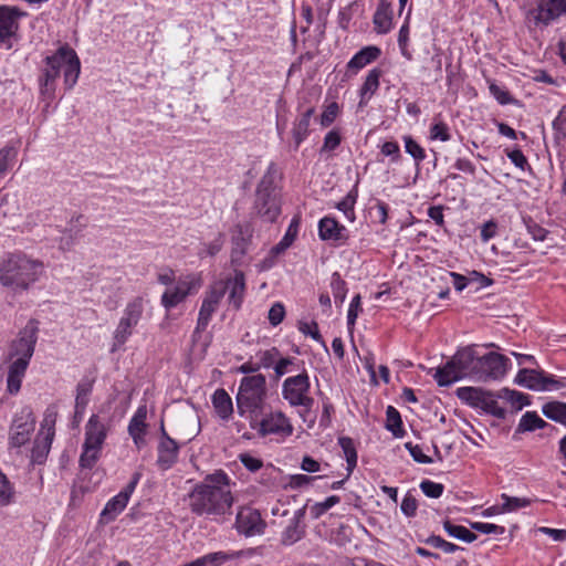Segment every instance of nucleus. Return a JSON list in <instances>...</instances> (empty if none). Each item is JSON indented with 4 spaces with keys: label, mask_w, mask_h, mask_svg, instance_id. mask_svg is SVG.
<instances>
[{
    "label": "nucleus",
    "mask_w": 566,
    "mask_h": 566,
    "mask_svg": "<svg viewBox=\"0 0 566 566\" xmlns=\"http://www.w3.org/2000/svg\"><path fill=\"white\" fill-rule=\"evenodd\" d=\"M470 527L476 532L482 534H495L503 535L505 533V527L492 523H483V522H471Z\"/></svg>",
    "instance_id": "obj_60"
},
{
    "label": "nucleus",
    "mask_w": 566,
    "mask_h": 566,
    "mask_svg": "<svg viewBox=\"0 0 566 566\" xmlns=\"http://www.w3.org/2000/svg\"><path fill=\"white\" fill-rule=\"evenodd\" d=\"M180 447L175 439L159 441L157 446V465L161 470L171 469L178 461Z\"/></svg>",
    "instance_id": "obj_25"
},
{
    "label": "nucleus",
    "mask_w": 566,
    "mask_h": 566,
    "mask_svg": "<svg viewBox=\"0 0 566 566\" xmlns=\"http://www.w3.org/2000/svg\"><path fill=\"white\" fill-rule=\"evenodd\" d=\"M233 496L230 478L223 470L207 474L189 493V506L196 515H224L230 513Z\"/></svg>",
    "instance_id": "obj_1"
},
{
    "label": "nucleus",
    "mask_w": 566,
    "mask_h": 566,
    "mask_svg": "<svg viewBox=\"0 0 566 566\" xmlns=\"http://www.w3.org/2000/svg\"><path fill=\"white\" fill-rule=\"evenodd\" d=\"M306 514V506L295 511L293 517L290 520L289 525L282 533L281 543L290 546L303 538L305 534V526L302 524Z\"/></svg>",
    "instance_id": "obj_24"
},
{
    "label": "nucleus",
    "mask_w": 566,
    "mask_h": 566,
    "mask_svg": "<svg viewBox=\"0 0 566 566\" xmlns=\"http://www.w3.org/2000/svg\"><path fill=\"white\" fill-rule=\"evenodd\" d=\"M501 499L503 500L502 510L504 513L513 512V511H516V510L523 509V507H527L532 503V501L527 497L509 496L505 493H503L501 495Z\"/></svg>",
    "instance_id": "obj_50"
},
{
    "label": "nucleus",
    "mask_w": 566,
    "mask_h": 566,
    "mask_svg": "<svg viewBox=\"0 0 566 566\" xmlns=\"http://www.w3.org/2000/svg\"><path fill=\"white\" fill-rule=\"evenodd\" d=\"M510 367V358L500 353L489 352L479 355L476 380H500L504 378Z\"/></svg>",
    "instance_id": "obj_13"
},
{
    "label": "nucleus",
    "mask_w": 566,
    "mask_h": 566,
    "mask_svg": "<svg viewBox=\"0 0 566 566\" xmlns=\"http://www.w3.org/2000/svg\"><path fill=\"white\" fill-rule=\"evenodd\" d=\"M244 556L243 551H234V552H213L200 556L197 559L198 566H221L224 563L233 559H238Z\"/></svg>",
    "instance_id": "obj_31"
},
{
    "label": "nucleus",
    "mask_w": 566,
    "mask_h": 566,
    "mask_svg": "<svg viewBox=\"0 0 566 566\" xmlns=\"http://www.w3.org/2000/svg\"><path fill=\"white\" fill-rule=\"evenodd\" d=\"M478 363L475 346L462 347L442 367L436 369L433 378L440 387H448L465 377L476 380Z\"/></svg>",
    "instance_id": "obj_5"
},
{
    "label": "nucleus",
    "mask_w": 566,
    "mask_h": 566,
    "mask_svg": "<svg viewBox=\"0 0 566 566\" xmlns=\"http://www.w3.org/2000/svg\"><path fill=\"white\" fill-rule=\"evenodd\" d=\"M405 144V151L411 156L415 161L417 171L420 169V164L426 159V149L410 135L402 136Z\"/></svg>",
    "instance_id": "obj_39"
},
{
    "label": "nucleus",
    "mask_w": 566,
    "mask_h": 566,
    "mask_svg": "<svg viewBox=\"0 0 566 566\" xmlns=\"http://www.w3.org/2000/svg\"><path fill=\"white\" fill-rule=\"evenodd\" d=\"M107 428L97 415H92L85 426V439L80 455V467L91 470L101 457Z\"/></svg>",
    "instance_id": "obj_7"
},
{
    "label": "nucleus",
    "mask_w": 566,
    "mask_h": 566,
    "mask_svg": "<svg viewBox=\"0 0 566 566\" xmlns=\"http://www.w3.org/2000/svg\"><path fill=\"white\" fill-rule=\"evenodd\" d=\"M380 153L384 156L390 157L392 163H398L401 159L400 148L397 142H385L380 147Z\"/></svg>",
    "instance_id": "obj_63"
},
{
    "label": "nucleus",
    "mask_w": 566,
    "mask_h": 566,
    "mask_svg": "<svg viewBox=\"0 0 566 566\" xmlns=\"http://www.w3.org/2000/svg\"><path fill=\"white\" fill-rule=\"evenodd\" d=\"M542 413L549 420L566 428V402L553 400L542 406Z\"/></svg>",
    "instance_id": "obj_35"
},
{
    "label": "nucleus",
    "mask_w": 566,
    "mask_h": 566,
    "mask_svg": "<svg viewBox=\"0 0 566 566\" xmlns=\"http://www.w3.org/2000/svg\"><path fill=\"white\" fill-rule=\"evenodd\" d=\"M234 528L240 535L253 537L264 534L266 522L259 510L251 506H242L237 512Z\"/></svg>",
    "instance_id": "obj_16"
},
{
    "label": "nucleus",
    "mask_w": 566,
    "mask_h": 566,
    "mask_svg": "<svg viewBox=\"0 0 566 566\" xmlns=\"http://www.w3.org/2000/svg\"><path fill=\"white\" fill-rule=\"evenodd\" d=\"M223 244H224V234L219 232L217 238L213 241L203 244L205 248L202 250H200L198 254L200 258H203L205 255L214 256L221 251Z\"/></svg>",
    "instance_id": "obj_54"
},
{
    "label": "nucleus",
    "mask_w": 566,
    "mask_h": 566,
    "mask_svg": "<svg viewBox=\"0 0 566 566\" xmlns=\"http://www.w3.org/2000/svg\"><path fill=\"white\" fill-rule=\"evenodd\" d=\"M442 525L443 530L448 533V535L455 539L465 543H472L478 538V535L473 533L471 530L462 525L453 524L449 518L444 520Z\"/></svg>",
    "instance_id": "obj_37"
},
{
    "label": "nucleus",
    "mask_w": 566,
    "mask_h": 566,
    "mask_svg": "<svg viewBox=\"0 0 566 566\" xmlns=\"http://www.w3.org/2000/svg\"><path fill=\"white\" fill-rule=\"evenodd\" d=\"M340 502V497L338 495H331L325 499L323 502H316L312 506H310V515L313 520H318L322 515H324L329 509Z\"/></svg>",
    "instance_id": "obj_47"
},
{
    "label": "nucleus",
    "mask_w": 566,
    "mask_h": 566,
    "mask_svg": "<svg viewBox=\"0 0 566 566\" xmlns=\"http://www.w3.org/2000/svg\"><path fill=\"white\" fill-rule=\"evenodd\" d=\"M358 198L357 185L336 205V208L342 211L349 221H354L355 216V203Z\"/></svg>",
    "instance_id": "obj_41"
},
{
    "label": "nucleus",
    "mask_w": 566,
    "mask_h": 566,
    "mask_svg": "<svg viewBox=\"0 0 566 566\" xmlns=\"http://www.w3.org/2000/svg\"><path fill=\"white\" fill-rule=\"evenodd\" d=\"M285 317V307L281 302L274 303L269 311V322L272 326H277Z\"/></svg>",
    "instance_id": "obj_64"
},
{
    "label": "nucleus",
    "mask_w": 566,
    "mask_h": 566,
    "mask_svg": "<svg viewBox=\"0 0 566 566\" xmlns=\"http://www.w3.org/2000/svg\"><path fill=\"white\" fill-rule=\"evenodd\" d=\"M223 284L229 289L228 304L234 311L242 307L245 296V275L242 271H235L234 276L223 281Z\"/></svg>",
    "instance_id": "obj_23"
},
{
    "label": "nucleus",
    "mask_w": 566,
    "mask_h": 566,
    "mask_svg": "<svg viewBox=\"0 0 566 566\" xmlns=\"http://www.w3.org/2000/svg\"><path fill=\"white\" fill-rule=\"evenodd\" d=\"M548 428L551 431L556 430V428L545 420H543L536 411H526L516 427L515 433H524V432H533L536 429H545Z\"/></svg>",
    "instance_id": "obj_29"
},
{
    "label": "nucleus",
    "mask_w": 566,
    "mask_h": 566,
    "mask_svg": "<svg viewBox=\"0 0 566 566\" xmlns=\"http://www.w3.org/2000/svg\"><path fill=\"white\" fill-rule=\"evenodd\" d=\"M381 50L376 45H368L359 50L347 63V70L357 73L359 70L376 61Z\"/></svg>",
    "instance_id": "obj_27"
},
{
    "label": "nucleus",
    "mask_w": 566,
    "mask_h": 566,
    "mask_svg": "<svg viewBox=\"0 0 566 566\" xmlns=\"http://www.w3.org/2000/svg\"><path fill=\"white\" fill-rule=\"evenodd\" d=\"M338 444L344 452V457L347 463V478H349V475L357 465L356 446L352 438L345 436L338 438Z\"/></svg>",
    "instance_id": "obj_38"
},
{
    "label": "nucleus",
    "mask_w": 566,
    "mask_h": 566,
    "mask_svg": "<svg viewBox=\"0 0 566 566\" xmlns=\"http://www.w3.org/2000/svg\"><path fill=\"white\" fill-rule=\"evenodd\" d=\"M381 75L382 71L379 67H374L368 72L363 85L359 88V107L366 106L371 96L377 92Z\"/></svg>",
    "instance_id": "obj_28"
},
{
    "label": "nucleus",
    "mask_w": 566,
    "mask_h": 566,
    "mask_svg": "<svg viewBox=\"0 0 566 566\" xmlns=\"http://www.w3.org/2000/svg\"><path fill=\"white\" fill-rule=\"evenodd\" d=\"M522 220L526 227L528 234L533 238V240L544 241L547 238L549 231L543 228L541 224H538L532 217L524 216Z\"/></svg>",
    "instance_id": "obj_49"
},
{
    "label": "nucleus",
    "mask_w": 566,
    "mask_h": 566,
    "mask_svg": "<svg viewBox=\"0 0 566 566\" xmlns=\"http://www.w3.org/2000/svg\"><path fill=\"white\" fill-rule=\"evenodd\" d=\"M541 369L522 368L514 378V382L534 391H544V386L539 385Z\"/></svg>",
    "instance_id": "obj_32"
},
{
    "label": "nucleus",
    "mask_w": 566,
    "mask_h": 566,
    "mask_svg": "<svg viewBox=\"0 0 566 566\" xmlns=\"http://www.w3.org/2000/svg\"><path fill=\"white\" fill-rule=\"evenodd\" d=\"M254 209L263 220L268 222L276 221L281 213L279 192L255 191Z\"/></svg>",
    "instance_id": "obj_20"
},
{
    "label": "nucleus",
    "mask_w": 566,
    "mask_h": 566,
    "mask_svg": "<svg viewBox=\"0 0 566 566\" xmlns=\"http://www.w3.org/2000/svg\"><path fill=\"white\" fill-rule=\"evenodd\" d=\"M505 153L515 167L521 170L531 169L527 158L520 148H514L512 150L506 149Z\"/></svg>",
    "instance_id": "obj_61"
},
{
    "label": "nucleus",
    "mask_w": 566,
    "mask_h": 566,
    "mask_svg": "<svg viewBox=\"0 0 566 566\" xmlns=\"http://www.w3.org/2000/svg\"><path fill=\"white\" fill-rule=\"evenodd\" d=\"M311 381L306 370L303 373L287 377L282 384V397L291 407H302L303 411L300 416L305 420L306 415L311 411L314 399L308 395Z\"/></svg>",
    "instance_id": "obj_8"
},
{
    "label": "nucleus",
    "mask_w": 566,
    "mask_h": 566,
    "mask_svg": "<svg viewBox=\"0 0 566 566\" xmlns=\"http://www.w3.org/2000/svg\"><path fill=\"white\" fill-rule=\"evenodd\" d=\"M266 398V378L262 374L243 377L235 397L237 410L241 417L263 412Z\"/></svg>",
    "instance_id": "obj_6"
},
{
    "label": "nucleus",
    "mask_w": 566,
    "mask_h": 566,
    "mask_svg": "<svg viewBox=\"0 0 566 566\" xmlns=\"http://www.w3.org/2000/svg\"><path fill=\"white\" fill-rule=\"evenodd\" d=\"M216 413L222 419L228 420L233 413V403L230 395L223 388L217 389L211 397Z\"/></svg>",
    "instance_id": "obj_30"
},
{
    "label": "nucleus",
    "mask_w": 566,
    "mask_h": 566,
    "mask_svg": "<svg viewBox=\"0 0 566 566\" xmlns=\"http://www.w3.org/2000/svg\"><path fill=\"white\" fill-rule=\"evenodd\" d=\"M144 312L143 298L135 297L126 305L124 315L120 318L114 332V345L112 352L123 346L133 333V328L138 324Z\"/></svg>",
    "instance_id": "obj_10"
},
{
    "label": "nucleus",
    "mask_w": 566,
    "mask_h": 566,
    "mask_svg": "<svg viewBox=\"0 0 566 566\" xmlns=\"http://www.w3.org/2000/svg\"><path fill=\"white\" fill-rule=\"evenodd\" d=\"M491 95L501 105L512 104L514 98L511 96L510 92L504 87L500 86L495 83H491L489 86Z\"/></svg>",
    "instance_id": "obj_58"
},
{
    "label": "nucleus",
    "mask_w": 566,
    "mask_h": 566,
    "mask_svg": "<svg viewBox=\"0 0 566 566\" xmlns=\"http://www.w3.org/2000/svg\"><path fill=\"white\" fill-rule=\"evenodd\" d=\"M331 289L335 303L343 304L347 295V283L342 279L338 272H334L331 279Z\"/></svg>",
    "instance_id": "obj_45"
},
{
    "label": "nucleus",
    "mask_w": 566,
    "mask_h": 566,
    "mask_svg": "<svg viewBox=\"0 0 566 566\" xmlns=\"http://www.w3.org/2000/svg\"><path fill=\"white\" fill-rule=\"evenodd\" d=\"M52 438L50 434L44 439L42 444H35L31 452V460L33 463L41 464L46 460Z\"/></svg>",
    "instance_id": "obj_52"
},
{
    "label": "nucleus",
    "mask_w": 566,
    "mask_h": 566,
    "mask_svg": "<svg viewBox=\"0 0 566 566\" xmlns=\"http://www.w3.org/2000/svg\"><path fill=\"white\" fill-rule=\"evenodd\" d=\"M42 270V262L31 260L22 253H13L0 265V283L14 291H24L38 281Z\"/></svg>",
    "instance_id": "obj_4"
},
{
    "label": "nucleus",
    "mask_w": 566,
    "mask_h": 566,
    "mask_svg": "<svg viewBox=\"0 0 566 566\" xmlns=\"http://www.w3.org/2000/svg\"><path fill=\"white\" fill-rule=\"evenodd\" d=\"M339 114V106L337 102H332L325 106L319 116V124L322 127H329Z\"/></svg>",
    "instance_id": "obj_53"
},
{
    "label": "nucleus",
    "mask_w": 566,
    "mask_h": 566,
    "mask_svg": "<svg viewBox=\"0 0 566 566\" xmlns=\"http://www.w3.org/2000/svg\"><path fill=\"white\" fill-rule=\"evenodd\" d=\"M418 509V501L416 497L410 493L407 492V494L403 496L400 505V510L403 515L407 517H413L417 514Z\"/></svg>",
    "instance_id": "obj_62"
},
{
    "label": "nucleus",
    "mask_w": 566,
    "mask_h": 566,
    "mask_svg": "<svg viewBox=\"0 0 566 566\" xmlns=\"http://www.w3.org/2000/svg\"><path fill=\"white\" fill-rule=\"evenodd\" d=\"M566 14V0H538L535 8L528 10L526 20L530 25L544 28Z\"/></svg>",
    "instance_id": "obj_12"
},
{
    "label": "nucleus",
    "mask_w": 566,
    "mask_h": 566,
    "mask_svg": "<svg viewBox=\"0 0 566 566\" xmlns=\"http://www.w3.org/2000/svg\"><path fill=\"white\" fill-rule=\"evenodd\" d=\"M35 417L30 407H23L18 412L10 427L9 447L20 448L30 441L31 433L34 431Z\"/></svg>",
    "instance_id": "obj_14"
},
{
    "label": "nucleus",
    "mask_w": 566,
    "mask_h": 566,
    "mask_svg": "<svg viewBox=\"0 0 566 566\" xmlns=\"http://www.w3.org/2000/svg\"><path fill=\"white\" fill-rule=\"evenodd\" d=\"M419 486L423 494L430 499H439L444 491L443 484L433 482L431 480H422Z\"/></svg>",
    "instance_id": "obj_56"
},
{
    "label": "nucleus",
    "mask_w": 566,
    "mask_h": 566,
    "mask_svg": "<svg viewBox=\"0 0 566 566\" xmlns=\"http://www.w3.org/2000/svg\"><path fill=\"white\" fill-rule=\"evenodd\" d=\"M298 229H300V218L297 216H295L291 220L289 228H287L285 234L283 235V238L280 240L279 243H276L274 247H272L271 253L274 255H279V254L283 253L285 250H287L295 241L297 233H298Z\"/></svg>",
    "instance_id": "obj_34"
},
{
    "label": "nucleus",
    "mask_w": 566,
    "mask_h": 566,
    "mask_svg": "<svg viewBox=\"0 0 566 566\" xmlns=\"http://www.w3.org/2000/svg\"><path fill=\"white\" fill-rule=\"evenodd\" d=\"M258 355L260 358V363L258 364L260 365V368L269 369L271 367L274 368V365L280 357V350L276 347H272L268 350L259 352Z\"/></svg>",
    "instance_id": "obj_57"
},
{
    "label": "nucleus",
    "mask_w": 566,
    "mask_h": 566,
    "mask_svg": "<svg viewBox=\"0 0 566 566\" xmlns=\"http://www.w3.org/2000/svg\"><path fill=\"white\" fill-rule=\"evenodd\" d=\"M147 406L140 405L137 410L135 411L134 416L132 417L129 423H128V433L133 434V432H147Z\"/></svg>",
    "instance_id": "obj_42"
},
{
    "label": "nucleus",
    "mask_w": 566,
    "mask_h": 566,
    "mask_svg": "<svg viewBox=\"0 0 566 566\" xmlns=\"http://www.w3.org/2000/svg\"><path fill=\"white\" fill-rule=\"evenodd\" d=\"M253 227L249 222L237 223L231 230V262L239 263L252 242Z\"/></svg>",
    "instance_id": "obj_18"
},
{
    "label": "nucleus",
    "mask_w": 566,
    "mask_h": 566,
    "mask_svg": "<svg viewBox=\"0 0 566 566\" xmlns=\"http://www.w3.org/2000/svg\"><path fill=\"white\" fill-rule=\"evenodd\" d=\"M44 64L39 78L40 94L44 99L54 98L56 80L62 70L65 88L74 87L80 76L81 62L76 52L69 44L60 46L54 54L48 55L44 59Z\"/></svg>",
    "instance_id": "obj_3"
},
{
    "label": "nucleus",
    "mask_w": 566,
    "mask_h": 566,
    "mask_svg": "<svg viewBox=\"0 0 566 566\" xmlns=\"http://www.w3.org/2000/svg\"><path fill=\"white\" fill-rule=\"evenodd\" d=\"M15 491L13 484L0 469V505L7 506L14 502Z\"/></svg>",
    "instance_id": "obj_44"
},
{
    "label": "nucleus",
    "mask_w": 566,
    "mask_h": 566,
    "mask_svg": "<svg viewBox=\"0 0 566 566\" xmlns=\"http://www.w3.org/2000/svg\"><path fill=\"white\" fill-rule=\"evenodd\" d=\"M38 334L39 322L31 318L8 345L3 361L8 363L7 391L10 395H17L21 389L22 380L35 350Z\"/></svg>",
    "instance_id": "obj_2"
},
{
    "label": "nucleus",
    "mask_w": 566,
    "mask_h": 566,
    "mask_svg": "<svg viewBox=\"0 0 566 566\" xmlns=\"http://www.w3.org/2000/svg\"><path fill=\"white\" fill-rule=\"evenodd\" d=\"M27 15L15 6H0V43H7L19 30V20Z\"/></svg>",
    "instance_id": "obj_19"
},
{
    "label": "nucleus",
    "mask_w": 566,
    "mask_h": 566,
    "mask_svg": "<svg viewBox=\"0 0 566 566\" xmlns=\"http://www.w3.org/2000/svg\"><path fill=\"white\" fill-rule=\"evenodd\" d=\"M202 285L199 274H189L185 279H179L172 290H167L161 295V305L167 310L176 307L186 300L189 294L197 292Z\"/></svg>",
    "instance_id": "obj_15"
},
{
    "label": "nucleus",
    "mask_w": 566,
    "mask_h": 566,
    "mask_svg": "<svg viewBox=\"0 0 566 566\" xmlns=\"http://www.w3.org/2000/svg\"><path fill=\"white\" fill-rule=\"evenodd\" d=\"M457 397L468 406L481 409L497 419H504L506 410L499 406L494 391L481 387H460Z\"/></svg>",
    "instance_id": "obj_9"
},
{
    "label": "nucleus",
    "mask_w": 566,
    "mask_h": 566,
    "mask_svg": "<svg viewBox=\"0 0 566 566\" xmlns=\"http://www.w3.org/2000/svg\"><path fill=\"white\" fill-rule=\"evenodd\" d=\"M277 176V168L274 163H271L268 166V169L263 177L261 178L260 182L256 186L255 191L259 192H277L275 187V178Z\"/></svg>",
    "instance_id": "obj_43"
},
{
    "label": "nucleus",
    "mask_w": 566,
    "mask_h": 566,
    "mask_svg": "<svg viewBox=\"0 0 566 566\" xmlns=\"http://www.w3.org/2000/svg\"><path fill=\"white\" fill-rule=\"evenodd\" d=\"M411 13V8H409L406 21L401 25L399 33H398V45L401 52V55L407 59L408 61L412 60V54L408 50L409 44V18Z\"/></svg>",
    "instance_id": "obj_46"
},
{
    "label": "nucleus",
    "mask_w": 566,
    "mask_h": 566,
    "mask_svg": "<svg viewBox=\"0 0 566 566\" xmlns=\"http://www.w3.org/2000/svg\"><path fill=\"white\" fill-rule=\"evenodd\" d=\"M343 137L340 134L339 128H333L329 132L326 133L323 145L321 147V153H329L334 151L336 148H338L342 144Z\"/></svg>",
    "instance_id": "obj_51"
},
{
    "label": "nucleus",
    "mask_w": 566,
    "mask_h": 566,
    "mask_svg": "<svg viewBox=\"0 0 566 566\" xmlns=\"http://www.w3.org/2000/svg\"><path fill=\"white\" fill-rule=\"evenodd\" d=\"M227 293V285L223 284V281L214 282L209 289L206 291L205 296L202 298V303L199 310L196 333L205 332L212 318V315L219 307L220 302L224 297Z\"/></svg>",
    "instance_id": "obj_11"
},
{
    "label": "nucleus",
    "mask_w": 566,
    "mask_h": 566,
    "mask_svg": "<svg viewBox=\"0 0 566 566\" xmlns=\"http://www.w3.org/2000/svg\"><path fill=\"white\" fill-rule=\"evenodd\" d=\"M298 115L293 120L292 125V137L294 140V150H297L301 144L310 135V122L312 116L315 114V106L304 107L303 103L297 105Z\"/></svg>",
    "instance_id": "obj_21"
},
{
    "label": "nucleus",
    "mask_w": 566,
    "mask_h": 566,
    "mask_svg": "<svg viewBox=\"0 0 566 566\" xmlns=\"http://www.w3.org/2000/svg\"><path fill=\"white\" fill-rule=\"evenodd\" d=\"M127 502L115 495L107 501L103 511L99 514V523L108 524L116 520V517L126 509Z\"/></svg>",
    "instance_id": "obj_33"
},
{
    "label": "nucleus",
    "mask_w": 566,
    "mask_h": 566,
    "mask_svg": "<svg viewBox=\"0 0 566 566\" xmlns=\"http://www.w3.org/2000/svg\"><path fill=\"white\" fill-rule=\"evenodd\" d=\"M298 329L304 335L311 336L314 340L322 344L324 348L327 350L326 344L318 331V325L315 321H313L312 323L300 322Z\"/></svg>",
    "instance_id": "obj_59"
},
{
    "label": "nucleus",
    "mask_w": 566,
    "mask_h": 566,
    "mask_svg": "<svg viewBox=\"0 0 566 566\" xmlns=\"http://www.w3.org/2000/svg\"><path fill=\"white\" fill-rule=\"evenodd\" d=\"M94 382V378H88L87 376H85L78 381L76 386L75 405L80 412L82 410H86Z\"/></svg>",
    "instance_id": "obj_36"
},
{
    "label": "nucleus",
    "mask_w": 566,
    "mask_h": 566,
    "mask_svg": "<svg viewBox=\"0 0 566 566\" xmlns=\"http://www.w3.org/2000/svg\"><path fill=\"white\" fill-rule=\"evenodd\" d=\"M430 138L433 140L448 142L451 138L449 126L442 122H436L430 126Z\"/></svg>",
    "instance_id": "obj_55"
},
{
    "label": "nucleus",
    "mask_w": 566,
    "mask_h": 566,
    "mask_svg": "<svg viewBox=\"0 0 566 566\" xmlns=\"http://www.w3.org/2000/svg\"><path fill=\"white\" fill-rule=\"evenodd\" d=\"M293 426L283 411H271L260 420V437L277 434L290 437L293 433Z\"/></svg>",
    "instance_id": "obj_17"
},
{
    "label": "nucleus",
    "mask_w": 566,
    "mask_h": 566,
    "mask_svg": "<svg viewBox=\"0 0 566 566\" xmlns=\"http://www.w3.org/2000/svg\"><path fill=\"white\" fill-rule=\"evenodd\" d=\"M318 237L323 241L345 243L348 239L347 229L334 217H324L318 221Z\"/></svg>",
    "instance_id": "obj_22"
},
{
    "label": "nucleus",
    "mask_w": 566,
    "mask_h": 566,
    "mask_svg": "<svg viewBox=\"0 0 566 566\" xmlns=\"http://www.w3.org/2000/svg\"><path fill=\"white\" fill-rule=\"evenodd\" d=\"M374 29L379 34H386L392 25V9L388 0H379L373 17Z\"/></svg>",
    "instance_id": "obj_26"
},
{
    "label": "nucleus",
    "mask_w": 566,
    "mask_h": 566,
    "mask_svg": "<svg viewBox=\"0 0 566 566\" xmlns=\"http://www.w3.org/2000/svg\"><path fill=\"white\" fill-rule=\"evenodd\" d=\"M385 427L397 438H401L406 433L402 428V419L400 412L392 406H388L386 409Z\"/></svg>",
    "instance_id": "obj_40"
},
{
    "label": "nucleus",
    "mask_w": 566,
    "mask_h": 566,
    "mask_svg": "<svg viewBox=\"0 0 566 566\" xmlns=\"http://www.w3.org/2000/svg\"><path fill=\"white\" fill-rule=\"evenodd\" d=\"M423 543L432 546L433 548H439L447 554H452V553H455L457 551L464 549L463 547L455 545L451 542H448L444 538H442L441 536L434 535V534H432L429 537H427L426 539H423Z\"/></svg>",
    "instance_id": "obj_48"
}]
</instances>
